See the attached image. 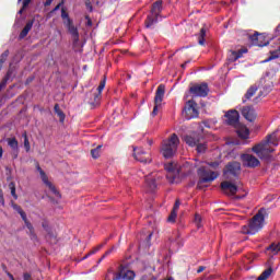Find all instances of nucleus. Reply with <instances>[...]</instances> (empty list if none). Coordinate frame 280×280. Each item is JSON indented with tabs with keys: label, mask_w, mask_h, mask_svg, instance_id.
<instances>
[{
	"label": "nucleus",
	"mask_w": 280,
	"mask_h": 280,
	"mask_svg": "<svg viewBox=\"0 0 280 280\" xmlns=\"http://www.w3.org/2000/svg\"><path fill=\"white\" fill-rule=\"evenodd\" d=\"M205 36H207V30L201 28L199 33V39H198L199 45H205Z\"/></svg>",
	"instance_id": "37"
},
{
	"label": "nucleus",
	"mask_w": 280,
	"mask_h": 280,
	"mask_svg": "<svg viewBox=\"0 0 280 280\" xmlns=\"http://www.w3.org/2000/svg\"><path fill=\"white\" fill-rule=\"evenodd\" d=\"M89 257H91V255L86 254L83 259H89Z\"/></svg>",
	"instance_id": "57"
},
{
	"label": "nucleus",
	"mask_w": 280,
	"mask_h": 280,
	"mask_svg": "<svg viewBox=\"0 0 280 280\" xmlns=\"http://www.w3.org/2000/svg\"><path fill=\"white\" fill-rule=\"evenodd\" d=\"M133 152L136 161H139L140 163H152L150 153L144 152L143 149H133Z\"/></svg>",
	"instance_id": "16"
},
{
	"label": "nucleus",
	"mask_w": 280,
	"mask_h": 280,
	"mask_svg": "<svg viewBox=\"0 0 280 280\" xmlns=\"http://www.w3.org/2000/svg\"><path fill=\"white\" fill-rule=\"evenodd\" d=\"M105 244H106V242L103 243V244L97 245L96 247H94V248L89 253V255H95L96 253H100V250H102V249L104 248V245H105Z\"/></svg>",
	"instance_id": "40"
},
{
	"label": "nucleus",
	"mask_w": 280,
	"mask_h": 280,
	"mask_svg": "<svg viewBox=\"0 0 280 280\" xmlns=\"http://www.w3.org/2000/svg\"><path fill=\"white\" fill-rule=\"evenodd\" d=\"M8 277L10 280H14V276H12V273H8Z\"/></svg>",
	"instance_id": "56"
},
{
	"label": "nucleus",
	"mask_w": 280,
	"mask_h": 280,
	"mask_svg": "<svg viewBox=\"0 0 280 280\" xmlns=\"http://www.w3.org/2000/svg\"><path fill=\"white\" fill-rule=\"evenodd\" d=\"M10 78H12V68H10L5 74V77L2 79V81L0 82V91H3V89H5V86L8 85V81L10 80Z\"/></svg>",
	"instance_id": "27"
},
{
	"label": "nucleus",
	"mask_w": 280,
	"mask_h": 280,
	"mask_svg": "<svg viewBox=\"0 0 280 280\" xmlns=\"http://www.w3.org/2000/svg\"><path fill=\"white\" fill-rule=\"evenodd\" d=\"M205 270V267L203 266H200L198 269H197V272L200 273V272H203Z\"/></svg>",
	"instance_id": "53"
},
{
	"label": "nucleus",
	"mask_w": 280,
	"mask_h": 280,
	"mask_svg": "<svg viewBox=\"0 0 280 280\" xmlns=\"http://www.w3.org/2000/svg\"><path fill=\"white\" fill-rule=\"evenodd\" d=\"M148 238H149V240H152V233L149 234Z\"/></svg>",
	"instance_id": "59"
},
{
	"label": "nucleus",
	"mask_w": 280,
	"mask_h": 280,
	"mask_svg": "<svg viewBox=\"0 0 280 280\" xmlns=\"http://www.w3.org/2000/svg\"><path fill=\"white\" fill-rule=\"evenodd\" d=\"M266 224V211L260 209L249 221L248 225L242 228V233L245 235H256L264 229Z\"/></svg>",
	"instance_id": "2"
},
{
	"label": "nucleus",
	"mask_w": 280,
	"mask_h": 280,
	"mask_svg": "<svg viewBox=\"0 0 280 280\" xmlns=\"http://www.w3.org/2000/svg\"><path fill=\"white\" fill-rule=\"evenodd\" d=\"M241 170L242 165L238 162L229 163L223 171V176L229 179L231 176H237Z\"/></svg>",
	"instance_id": "9"
},
{
	"label": "nucleus",
	"mask_w": 280,
	"mask_h": 280,
	"mask_svg": "<svg viewBox=\"0 0 280 280\" xmlns=\"http://www.w3.org/2000/svg\"><path fill=\"white\" fill-rule=\"evenodd\" d=\"M166 280H174V278H168V279H166Z\"/></svg>",
	"instance_id": "61"
},
{
	"label": "nucleus",
	"mask_w": 280,
	"mask_h": 280,
	"mask_svg": "<svg viewBox=\"0 0 280 280\" xmlns=\"http://www.w3.org/2000/svg\"><path fill=\"white\" fill-rule=\"evenodd\" d=\"M61 19L63 21L65 27H67L69 34H71L74 43H78L80 40V33L78 32V27L73 25V20L69 18V13H67L65 8L61 9Z\"/></svg>",
	"instance_id": "6"
},
{
	"label": "nucleus",
	"mask_w": 280,
	"mask_h": 280,
	"mask_svg": "<svg viewBox=\"0 0 280 280\" xmlns=\"http://www.w3.org/2000/svg\"><path fill=\"white\" fill-rule=\"evenodd\" d=\"M166 172H168V177L173 176V178H176V174H178V167H176V164L168 163L165 165Z\"/></svg>",
	"instance_id": "25"
},
{
	"label": "nucleus",
	"mask_w": 280,
	"mask_h": 280,
	"mask_svg": "<svg viewBox=\"0 0 280 280\" xmlns=\"http://www.w3.org/2000/svg\"><path fill=\"white\" fill-rule=\"evenodd\" d=\"M190 93L194 97H207L209 94V85H207V83L194 85L190 88Z\"/></svg>",
	"instance_id": "10"
},
{
	"label": "nucleus",
	"mask_w": 280,
	"mask_h": 280,
	"mask_svg": "<svg viewBox=\"0 0 280 280\" xmlns=\"http://www.w3.org/2000/svg\"><path fill=\"white\" fill-rule=\"evenodd\" d=\"M92 158L97 159L102 154V145H97L95 149L91 150Z\"/></svg>",
	"instance_id": "35"
},
{
	"label": "nucleus",
	"mask_w": 280,
	"mask_h": 280,
	"mask_svg": "<svg viewBox=\"0 0 280 280\" xmlns=\"http://www.w3.org/2000/svg\"><path fill=\"white\" fill-rule=\"evenodd\" d=\"M197 104L194 101H188L184 107L183 115L186 119H194L198 117Z\"/></svg>",
	"instance_id": "8"
},
{
	"label": "nucleus",
	"mask_w": 280,
	"mask_h": 280,
	"mask_svg": "<svg viewBox=\"0 0 280 280\" xmlns=\"http://www.w3.org/2000/svg\"><path fill=\"white\" fill-rule=\"evenodd\" d=\"M105 86H106V79H103L97 88V91H98L97 93L102 95V92L104 91Z\"/></svg>",
	"instance_id": "41"
},
{
	"label": "nucleus",
	"mask_w": 280,
	"mask_h": 280,
	"mask_svg": "<svg viewBox=\"0 0 280 280\" xmlns=\"http://www.w3.org/2000/svg\"><path fill=\"white\" fill-rule=\"evenodd\" d=\"M236 132L241 139H248L250 137V131L245 126H241Z\"/></svg>",
	"instance_id": "26"
},
{
	"label": "nucleus",
	"mask_w": 280,
	"mask_h": 280,
	"mask_svg": "<svg viewBox=\"0 0 280 280\" xmlns=\"http://www.w3.org/2000/svg\"><path fill=\"white\" fill-rule=\"evenodd\" d=\"M219 166H220V162L208 163V167H212V170H218Z\"/></svg>",
	"instance_id": "47"
},
{
	"label": "nucleus",
	"mask_w": 280,
	"mask_h": 280,
	"mask_svg": "<svg viewBox=\"0 0 280 280\" xmlns=\"http://www.w3.org/2000/svg\"><path fill=\"white\" fill-rule=\"evenodd\" d=\"M31 2H32V0H24V1H23V7H22V9L19 11V14H23V10H25V8H27V5H30ZM19 3H21V0H19Z\"/></svg>",
	"instance_id": "42"
},
{
	"label": "nucleus",
	"mask_w": 280,
	"mask_h": 280,
	"mask_svg": "<svg viewBox=\"0 0 280 280\" xmlns=\"http://www.w3.org/2000/svg\"><path fill=\"white\" fill-rule=\"evenodd\" d=\"M195 148H197L198 154H202V152L207 151V143L200 142V138H199V143H197Z\"/></svg>",
	"instance_id": "31"
},
{
	"label": "nucleus",
	"mask_w": 280,
	"mask_h": 280,
	"mask_svg": "<svg viewBox=\"0 0 280 280\" xmlns=\"http://www.w3.org/2000/svg\"><path fill=\"white\" fill-rule=\"evenodd\" d=\"M100 100H102V94L96 93L94 94V105L97 106L100 104Z\"/></svg>",
	"instance_id": "46"
},
{
	"label": "nucleus",
	"mask_w": 280,
	"mask_h": 280,
	"mask_svg": "<svg viewBox=\"0 0 280 280\" xmlns=\"http://www.w3.org/2000/svg\"><path fill=\"white\" fill-rule=\"evenodd\" d=\"M13 209L21 215L26 229H28L30 234L34 237V226L27 221V214H25V211H23L19 205H13Z\"/></svg>",
	"instance_id": "17"
},
{
	"label": "nucleus",
	"mask_w": 280,
	"mask_h": 280,
	"mask_svg": "<svg viewBox=\"0 0 280 280\" xmlns=\"http://www.w3.org/2000/svg\"><path fill=\"white\" fill-rule=\"evenodd\" d=\"M32 27H34V21L27 22L24 28L22 30V32L20 33L19 39L23 40V38H25L27 34H30V32L32 31Z\"/></svg>",
	"instance_id": "24"
},
{
	"label": "nucleus",
	"mask_w": 280,
	"mask_h": 280,
	"mask_svg": "<svg viewBox=\"0 0 280 280\" xmlns=\"http://www.w3.org/2000/svg\"><path fill=\"white\" fill-rule=\"evenodd\" d=\"M221 189L228 196H235L237 191H244V188L242 187V184L235 185L229 180L221 183Z\"/></svg>",
	"instance_id": "7"
},
{
	"label": "nucleus",
	"mask_w": 280,
	"mask_h": 280,
	"mask_svg": "<svg viewBox=\"0 0 280 280\" xmlns=\"http://www.w3.org/2000/svg\"><path fill=\"white\" fill-rule=\"evenodd\" d=\"M165 97V86L160 84L155 92L154 104H161Z\"/></svg>",
	"instance_id": "21"
},
{
	"label": "nucleus",
	"mask_w": 280,
	"mask_h": 280,
	"mask_svg": "<svg viewBox=\"0 0 280 280\" xmlns=\"http://www.w3.org/2000/svg\"><path fill=\"white\" fill-rule=\"evenodd\" d=\"M176 215H177V212L172 210L170 217H168V222H176Z\"/></svg>",
	"instance_id": "44"
},
{
	"label": "nucleus",
	"mask_w": 280,
	"mask_h": 280,
	"mask_svg": "<svg viewBox=\"0 0 280 280\" xmlns=\"http://www.w3.org/2000/svg\"><path fill=\"white\" fill-rule=\"evenodd\" d=\"M198 187H202V183H213L218 176H220V173L218 171H211L207 166H201L198 170Z\"/></svg>",
	"instance_id": "5"
},
{
	"label": "nucleus",
	"mask_w": 280,
	"mask_h": 280,
	"mask_svg": "<svg viewBox=\"0 0 280 280\" xmlns=\"http://www.w3.org/2000/svg\"><path fill=\"white\" fill-rule=\"evenodd\" d=\"M22 137L24 139V149L26 152H30L32 150V147L30 145V139L27 138V132L22 133Z\"/></svg>",
	"instance_id": "34"
},
{
	"label": "nucleus",
	"mask_w": 280,
	"mask_h": 280,
	"mask_svg": "<svg viewBox=\"0 0 280 280\" xmlns=\"http://www.w3.org/2000/svg\"><path fill=\"white\" fill-rule=\"evenodd\" d=\"M242 115L247 121H254L257 119V113L255 112V108L250 106H246L242 109Z\"/></svg>",
	"instance_id": "20"
},
{
	"label": "nucleus",
	"mask_w": 280,
	"mask_h": 280,
	"mask_svg": "<svg viewBox=\"0 0 280 280\" xmlns=\"http://www.w3.org/2000/svg\"><path fill=\"white\" fill-rule=\"evenodd\" d=\"M114 250H117V246H112L110 249H108L107 252H105V254L101 257V259L97 261V264H102V261H104V259H106V257H108V255H110L112 253H114Z\"/></svg>",
	"instance_id": "36"
},
{
	"label": "nucleus",
	"mask_w": 280,
	"mask_h": 280,
	"mask_svg": "<svg viewBox=\"0 0 280 280\" xmlns=\"http://www.w3.org/2000/svg\"><path fill=\"white\" fill-rule=\"evenodd\" d=\"M180 143V140L178 139V136L176 133L171 135V137L166 140L162 141L161 147V154L164 156V159H172L174 154L178 151V144Z\"/></svg>",
	"instance_id": "3"
},
{
	"label": "nucleus",
	"mask_w": 280,
	"mask_h": 280,
	"mask_svg": "<svg viewBox=\"0 0 280 280\" xmlns=\"http://www.w3.org/2000/svg\"><path fill=\"white\" fill-rule=\"evenodd\" d=\"M267 250H270V253H272V255H279L280 243H272L269 247H267Z\"/></svg>",
	"instance_id": "28"
},
{
	"label": "nucleus",
	"mask_w": 280,
	"mask_h": 280,
	"mask_svg": "<svg viewBox=\"0 0 280 280\" xmlns=\"http://www.w3.org/2000/svg\"><path fill=\"white\" fill-rule=\"evenodd\" d=\"M0 202L2 207L5 205V199H3V190H0Z\"/></svg>",
	"instance_id": "50"
},
{
	"label": "nucleus",
	"mask_w": 280,
	"mask_h": 280,
	"mask_svg": "<svg viewBox=\"0 0 280 280\" xmlns=\"http://www.w3.org/2000/svg\"><path fill=\"white\" fill-rule=\"evenodd\" d=\"M63 5H65V0H62L59 4H57L54 8L52 12H58V10H60V8H62Z\"/></svg>",
	"instance_id": "48"
},
{
	"label": "nucleus",
	"mask_w": 280,
	"mask_h": 280,
	"mask_svg": "<svg viewBox=\"0 0 280 280\" xmlns=\"http://www.w3.org/2000/svg\"><path fill=\"white\" fill-rule=\"evenodd\" d=\"M270 145H279V139L276 132L269 135L266 141L254 145L252 150L259 159H268L275 152V149L270 148Z\"/></svg>",
	"instance_id": "1"
},
{
	"label": "nucleus",
	"mask_w": 280,
	"mask_h": 280,
	"mask_svg": "<svg viewBox=\"0 0 280 280\" xmlns=\"http://www.w3.org/2000/svg\"><path fill=\"white\" fill-rule=\"evenodd\" d=\"M244 54H248L247 48H242V49H238V50H232L231 55H230V60L235 62V60H240V58H242V56H244Z\"/></svg>",
	"instance_id": "22"
},
{
	"label": "nucleus",
	"mask_w": 280,
	"mask_h": 280,
	"mask_svg": "<svg viewBox=\"0 0 280 280\" xmlns=\"http://www.w3.org/2000/svg\"><path fill=\"white\" fill-rule=\"evenodd\" d=\"M272 275V268H268L256 279V280H268V278Z\"/></svg>",
	"instance_id": "30"
},
{
	"label": "nucleus",
	"mask_w": 280,
	"mask_h": 280,
	"mask_svg": "<svg viewBox=\"0 0 280 280\" xmlns=\"http://www.w3.org/2000/svg\"><path fill=\"white\" fill-rule=\"evenodd\" d=\"M51 3H54V0H46L44 5L47 8V7L51 5Z\"/></svg>",
	"instance_id": "51"
},
{
	"label": "nucleus",
	"mask_w": 280,
	"mask_h": 280,
	"mask_svg": "<svg viewBox=\"0 0 280 280\" xmlns=\"http://www.w3.org/2000/svg\"><path fill=\"white\" fill-rule=\"evenodd\" d=\"M7 143L11 148V150L15 152L14 159H16V156H19V141L16 140V138H8Z\"/></svg>",
	"instance_id": "23"
},
{
	"label": "nucleus",
	"mask_w": 280,
	"mask_h": 280,
	"mask_svg": "<svg viewBox=\"0 0 280 280\" xmlns=\"http://www.w3.org/2000/svg\"><path fill=\"white\" fill-rule=\"evenodd\" d=\"M241 159L245 167H258L260 163L255 155L248 153L243 154Z\"/></svg>",
	"instance_id": "14"
},
{
	"label": "nucleus",
	"mask_w": 280,
	"mask_h": 280,
	"mask_svg": "<svg viewBox=\"0 0 280 280\" xmlns=\"http://www.w3.org/2000/svg\"><path fill=\"white\" fill-rule=\"evenodd\" d=\"M226 125L228 126H237L240 124V113L235 109H230L225 113Z\"/></svg>",
	"instance_id": "13"
},
{
	"label": "nucleus",
	"mask_w": 280,
	"mask_h": 280,
	"mask_svg": "<svg viewBox=\"0 0 280 280\" xmlns=\"http://www.w3.org/2000/svg\"><path fill=\"white\" fill-rule=\"evenodd\" d=\"M249 39L252 40V45H255L256 47H266V45L270 44V38L259 33L250 35Z\"/></svg>",
	"instance_id": "12"
},
{
	"label": "nucleus",
	"mask_w": 280,
	"mask_h": 280,
	"mask_svg": "<svg viewBox=\"0 0 280 280\" xmlns=\"http://www.w3.org/2000/svg\"><path fill=\"white\" fill-rule=\"evenodd\" d=\"M24 280H32V275L30 273H24Z\"/></svg>",
	"instance_id": "52"
},
{
	"label": "nucleus",
	"mask_w": 280,
	"mask_h": 280,
	"mask_svg": "<svg viewBox=\"0 0 280 280\" xmlns=\"http://www.w3.org/2000/svg\"><path fill=\"white\" fill-rule=\"evenodd\" d=\"M144 188L147 191H154V189H156V173H151L145 176Z\"/></svg>",
	"instance_id": "18"
},
{
	"label": "nucleus",
	"mask_w": 280,
	"mask_h": 280,
	"mask_svg": "<svg viewBox=\"0 0 280 280\" xmlns=\"http://www.w3.org/2000/svg\"><path fill=\"white\" fill-rule=\"evenodd\" d=\"M277 58H280V48L271 51L269 58L266 59L264 62H270V60H277Z\"/></svg>",
	"instance_id": "29"
},
{
	"label": "nucleus",
	"mask_w": 280,
	"mask_h": 280,
	"mask_svg": "<svg viewBox=\"0 0 280 280\" xmlns=\"http://www.w3.org/2000/svg\"><path fill=\"white\" fill-rule=\"evenodd\" d=\"M187 66V62L186 63H184V65H182V67H183V69H185V67Z\"/></svg>",
	"instance_id": "60"
},
{
	"label": "nucleus",
	"mask_w": 280,
	"mask_h": 280,
	"mask_svg": "<svg viewBox=\"0 0 280 280\" xmlns=\"http://www.w3.org/2000/svg\"><path fill=\"white\" fill-rule=\"evenodd\" d=\"M37 172H39L40 178L44 185L48 187L49 191H51V194H54V196H56L57 198H60V192L56 189V186H54V184L49 182L47 174L43 172V168H40V165H37Z\"/></svg>",
	"instance_id": "11"
},
{
	"label": "nucleus",
	"mask_w": 280,
	"mask_h": 280,
	"mask_svg": "<svg viewBox=\"0 0 280 280\" xmlns=\"http://www.w3.org/2000/svg\"><path fill=\"white\" fill-rule=\"evenodd\" d=\"M161 106V104H156L154 105L153 107V110H152V117H156V115H159V107Z\"/></svg>",
	"instance_id": "45"
},
{
	"label": "nucleus",
	"mask_w": 280,
	"mask_h": 280,
	"mask_svg": "<svg viewBox=\"0 0 280 280\" xmlns=\"http://www.w3.org/2000/svg\"><path fill=\"white\" fill-rule=\"evenodd\" d=\"M163 11V2L158 0L153 3L151 13L148 15L145 21V27L150 28L152 25H156L161 21V12Z\"/></svg>",
	"instance_id": "4"
},
{
	"label": "nucleus",
	"mask_w": 280,
	"mask_h": 280,
	"mask_svg": "<svg viewBox=\"0 0 280 280\" xmlns=\"http://www.w3.org/2000/svg\"><path fill=\"white\" fill-rule=\"evenodd\" d=\"M0 159H3V148L0 147Z\"/></svg>",
	"instance_id": "54"
},
{
	"label": "nucleus",
	"mask_w": 280,
	"mask_h": 280,
	"mask_svg": "<svg viewBox=\"0 0 280 280\" xmlns=\"http://www.w3.org/2000/svg\"><path fill=\"white\" fill-rule=\"evenodd\" d=\"M10 56V50H5L1 56H0V71L3 69V62L8 60V57Z\"/></svg>",
	"instance_id": "33"
},
{
	"label": "nucleus",
	"mask_w": 280,
	"mask_h": 280,
	"mask_svg": "<svg viewBox=\"0 0 280 280\" xmlns=\"http://www.w3.org/2000/svg\"><path fill=\"white\" fill-rule=\"evenodd\" d=\"M55 113L56 115H58L61 122L65 121V113L62 112V109H60V105H55Z\"/></svg>",
	"instance_id": "32"
},
{
	"label": "nucleus",
	"mask_w": 280,
	"mask_h": 280,
	"mask_svg": "<svg viewBox=\"0 0 280 280\" xmlns=\"http://www.w3.org/2000/svg\"><path fill=\"white\" fill-rule=\"evenodd\" d=\"M9 188L11 189V195L13 196V198H15L16 200V187L14 186V183H10L9 184Z\"/></svg>",
	"instance_id": "43"
},
{
	"label": "nucleus",
	"mask_w": 280,
	"mask_h": 280,
	"mask_svg": "<svg viewBox=\"0 0 280 280\" xmlns=\"http://www.w3.org/2000/svg\"><path fill=\"white\" fill-rule=\"evenodd\" d=\"M180 208V201L176 200L175 205L173 207V211L178 212V209Z\"/></svg>",
	"instance_id": "49"
},
{
	"label": "nucleus",
	"mask_w": 280,
	"mask_h": 280,
	"mask_svg": "<svg viewBox=\"0 0 280 280\" xmlns=\"http://www.w3.org/2000/svg\"><path fill=\"white\" fill-rule=\"evenodd\" d=\"M195 225L197 229H202V217L200 214H195Z\"/></svg>",
	"instance_id": "39"
},
{
	"label": "nucleus",
	"mask_w": 280,
	"mask_h": 280,
	"mask_svg": "<svg viewBox=\"0 0 280 280\" xmlns=\"http://www.w3.org/2000/svg\"><path fill=\"white\" fill-rule=\"evenodd\" d=\"M86 7L90 8V12L93 11V7H91V3L86 2Z\"/></svg>",
	"instance_id": "55"
},
{
	"label": "nucleus",
	"mask_w": 280,
	"mask_h": 280,
	"mask_svg": "<svg viewBox=\"0 0 280 280\" xmlns=\"http://www.w3.org/2000/svg\"><path fill=\"white\" fill-rule=\"evenodd\" d=\"M255 93H257V88L256 86H252L247 90V93L245 94L246 100H250V97H253V95H255Z\"/></svg>",
	"instance_id": "38"
},
{
	"label": "nucleus",
	"mask_w": 280,
	"mask_h": 280,
	"mask_svg": "<svg viewBox=\"0 0 280 280\" xmlns=\"http://www.w3.org/2000/svg\"><path fill=\"white\" fill-rule=\"evenodd\" d=\"M43 228H44V229H47V223H43Z\"/></svg>",
	"instance_id": "58"
},
{
	"label": "nucleus",
	"mask_w": 280,
	"mask_h": 280,
	"mask_svg": "<svg viewBox=\"0 0 280 280\" xmlns=\"http://www.w3.org/2000/svg\"><path fill=\"white\" fill-rule=\"evenodd\" d=\"M135 277H137L135 271L120 267V271L118 273H115L113 280H135Z\"/></svg>",
	"instance_id": "15"
},
{
	"label": "nucleus",
	"mask_w": 280,
	"mask_h": 280,
	"mask_svg": "<svg viewBox=\"0 0 280 280\" xmlns=\"http://www.w3.org/2000/svg\"><path fill=\"white\" fill-rule=\"evenodd\" d=\"M183 139L189 148H196L200 141V136L197 132H192L184 136Z\"/></svg>",
	"instance_id": "19"
}]
</instances>
